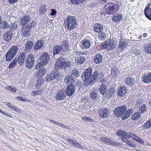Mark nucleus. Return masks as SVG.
I'll use <instances>...</instances> for the list:
<instances>
[{
  "label": "nucleus",
  "instance_id": "55",
  "mask_svg": "<svg viewBox=\"0 0 151 151\" xmlns=\"http://www.w3.org/2000/svg\"><path fill=\"white\" fill-rule=\"evenodd\" d=\"M36 24V22L32 21L29 24H28L27 26L31 30V28L34 27Z\"/></svg>",
  "mask_w": 151,
  "mask_h": 151
},
{
  "label": "nucleus",
  "instance_id": "16",
  "mask_svg": "<svg viewBox=\"0 0 151 151\" xmlns=\"http://www.w3.org/2000/svg\"><path fill=\"white\" fill-rule=\"evenodd\" d=\"M26 57V53L24 52L20 53L17 58L18 63L20 66H22L24 64Z\"/></svg>",
  "mask_w": 151,
  "mask_h": 151
},
{
  "label": "nucleus",
  "instance_id": "38",
  "mask_svg": "<svg viewBox=\"0 0 151 151\" xmlns=\"http://www.w3.org/2000/svg\"><path fill=\"white\" fill-rule=\"evenodd\" d=\"M127 42L122 40L119 41V47L124 50L127 47Z\"/></svg>",
  "mask_w": 151,
  "mask_h": 151
},
{
  "label": "nucleus",
  "instance_id": "46",
  "mask_svg": "<svg viewBox=\"0 0 151 151\" xmlns=\"http://www.w3.org/2000/svg\"><path fill=\"white\" fill-rule=\"evenodd\" d=\"M64 66V62L57 61L55 63V68L56 69L61 68Z\"/></svg>",
  "mask_w": 151,
  "mask_h": 151
},
{
  "label": "nucleus",
  "instance_id": "48",
  "mask_svg": "<svg viewBox=\"0 0 151 151\" xmlns=\"http://www.w3.org/2000/svg\"><path fill=\"white\" fill-rule=\"evenodd\" d=\"M100 32L98 36V39L100 40H104L106 37L105 34L102 31Z\"/></svg>",
  "mask_w": 151,
  "mask_h": 151
},
{
  "label": "nucleus",
  "instance_id": "52",
  "mask_svg": "<svg viewBox=\"0 0 151 151\" xmlns=\"http://www.w3.org/2000/svg\"><path fill=\"white\" fill-rule=\"evenodd\" d=\"M79 71L76 69H74L72 70L71 72L70 73L71 74V75L72 76H75L76 78L78 77L79 76Z\"/></svg>",
  "mask_w": 151,
  "mask_h": 151
},
{
  "label": "nucleus",
  "instance_id": "36",
  "mask_svg": "<svg viewBox=\"0 0 151 151\" xmlns=\"http://www.w3.org/2000/svg\"><path fill=\"white\" fill-rule=\"evenodd\" d=\"M85 60V58L83 56H80L78 57L75 60V61L78 65H81L83 63Z\"/></svg>",
  "mask_w": 151,
  "mask_h": 151
},
{
  "label": "nucleus",
  "instance_id": "51",
  "mask_svg": "<svg viewBox=\"0 0 151 151\" xmlns=\"http://www.w3.org/2000/svg\"><path fill=\"white\" fill-rule=\"evenodd\" d=\"M97 93L95 91H92L91 92L89 95L90 98H92L93 99H96L97 96H98Z\"/></svg>",
  "mask_w": 151,
  "mask_h": 151
},
{
  "label": "nucleus",
  "instance_id": "20",
  "mask_svg": "<svg viewBox=\"0 0 151 151\" xmlns=\"http://www.w3.org/2000/svg\"><path fill=\"white\" fill-rule=\"evenodd\" d=\"M43 44V40H37L33 46V50L35 51H37L40 49L42 47Z\"/></svg>",
  "mask_w": 151,
  "mask_h": 151
},
{
  "label": "nucleus",
  "instance_id": "50",
  "mask_svg": "<svg viewBox=\"0 0 151 151\" xmlns=\"http://www.w3.org/2000/svg\"><path fill=\"white\" fill-rule=\"evenodd\" d=\"M85 0H70L71 2L73 4L78 5L81 3L83 4Z\"/></svg>",
  "mask_w": 151,
  "mask_h": 151
},
{
  "label": "nucleus",
  "instance_id": "62",
  "mask_svg": "<svg viewBox=\"0 0 151 151\" xmlns=\"http://www.w3.org/2000/svg\"><path fill=\"white\" fill-rule=\"evenodd\" d=\"M3 27L4 28H6L9 27V24L6 21L2 22Z\"/></svg>",
  "mask_w": 151,
  "mask_h": 151
},
{
  "label": "nucleus",
  "instance_id": "15",
  "mask_svg": "<svg viewBox=\"0 0 151 151\" xmlns=\"http://www.w3.org/2000/svg\"><path fill=\"white\" fill-rule=\"evenodd\" d=\"M60 45H56L53 47L52 50L53 56L55 55H58L59 53H61L62 52H65V51H64V49Z\"/></svg>",
  "mask_w": 151,
  "mask_h": 151
},
{
  "label": "nucleus",
  "instance_id": "32",
  "mask_svg": "<svg viewBox=\"0 0 151 151\" xmlns=\"http://www.w3.org/2000/svg\"><path fill=\"white\" fill-rule=\"evenodd\" d=\"M46 69L45 68H41L37 72L36 75L38 76L39 78H41L42 76L44 75L46 73Z\"/></svg>",
  "mask_w": 151,
  "mask_h": 151
},
{
  "label": "nucleus",
  "instance_id": "45",
  "mask_svg": "<svg viewBox=\"0 0 151 151\" xmlns=\"http://www.w3.org/2000/svg\"><path fill=\"white\" fill-rule=\"evenodd\" d=\"M47 11V10L46 9L45 5H42L38 10L40 15H41L44 14Z\"/></svg>",
  "mask_w": 151,
  "mask_h": 151
},
{
  "label": "nucleus",
  "instance_id": "22",
  "mask_svg": "<svg viewBox=\"0 0 151 151\" xmlns=\"http://www.w3.org/2000/svg\"><path fill=\"white\" fill-rule=\"evenodd\" d=\"M74 78L71 75H67L65 78L64 82L66 83L73 84L75 83Z\"/></svg>",
  "mask_w": 151,
  "mask_h": 151
},
{
  "label": "nucleus",
  "instance_id": "2",
  "mask_svg": "<svg viewBox=\"0 0 151 151\" xmlns=\"http://www.w3.org/2000/svg\"><path fill=\"white\" fill-rule=\"evenodd\" d=\"M104 10L108 14L111 15L118 11L119 8L118 5L112 2H108L104 6Z\"/></svg>",
  "mask_w": 151,
  "mask_h": 151
},
{
  "label": "nucleus",
  "instance_id": "37",
  "mask_svg": "<svg viewBox=\"0 0 151 151\" xmlns=\"http://www.w3.org/2000/svg\"><path fill=\"white\" fill-rule=\"evenodd\" d=\"M140 114L139 112H135L131 115V119L133 120H138L141 117V115Z\"/></svg>",
  "mask_w": 151,
  "mask_h": 151
},
{
  "label": "nucleus",
  "instance_id": "31",
  "mask_svg": "<svg viewBox=\"0 0 151 151\" xmlns=\"http://www.w3.org/2000/svg\"><path fill=\"white\" fill-rule=\"evenodd\" d=\"M100 140L102 142L110 145H113L114 143V141L110 139L105 137H102L101 138Z\"/></svg>",
  "mask_w": 151,
  "mask_h": 151
},
{
  "label": "nucleus",
  "instance_id": "21",
  "mask_svg": "<svg viewBox=\"0 0 151 151\" xmlns=\"http://www.w3.org/2000/svg\"><path fill=\"white\" fill-rule=\"evenodd\" d=\"M12 36V31L11 30L9 31L3 35L2 38L5 41L8 42L11 40Z\"/></svg>",
  "mask_w": 151,
  "mask_h": 151
},
{
  "label": "nucleus",
  "instance_id": "44",
  "mask_svg": "<svg viewBox=\"0 0 151 151\" xmlns=\"http://www.w3.org/2000/svg\"><path fill=\"white\" fill-rule=\"evenodd\" d=\"M126 133V132L122 130L119 129L116 132V134L117 135L119 136H122L121 137V139L123 138H126L125 137V134Z\"/></svg>",
  "mask_w": 151,
  "mask_h": 151
},
{
  "label": "nucleus",
  "instance_id": "3",
  "mask_svg": "<svg viewBox=\"0 0 151 151\" xmlns=\"http://www.w3.org/2000/svg\"><path fill=\"white\" fill-rule=\"evenodd\" d=\"M19 49L16 45L12 46L7 51L5 55L6 61H11L17 54Z\"/></svg>",
  "mask_w": 151,
  "mask_h": 151
},
{
  "label": "nucleus",
  "instance_id": "7",
  "mask_svg": "<svg viewBox=\"0 0 151 151\" xmlns=\"http://www.w3.org/2000/svg\"><path fill=\"white\" fill-rule=\"evenodd\" d=\"M35 63V57L32 54H30L27 56L25 60L24 64L25 67L28 69H31Z\"/></svg>",
  "mask_w": 151,
  "mask_h": 151
},
{
  "label": "nucleus",
  "instance_id": "9",
  "mask_svg": "<svg viewBox=\"0 0 151 151\" xmlns=\"http://www.w3.org/2000/svg\"><path fill=\"white\" fill-rule=\"evenodd\" d=\"M32 19V18L29 15L23 16L19 19L20 25L21 26H26Z\"/></svg>",
  "mask_w": 151,
  "mask_h": 151
},
{
  "label": "nucleus",
  "instance_id": "43",
  "mask_svg": "<svg viewBox=\"0 0 151 151\" xmlns=\"http://www.w3.org/2000/svg\"><path fill=\"white\" fill-rule=\"evenodd\" d=\"M139 112L140 114H143L146 111V106L144 104H141L139 108Z\"/></svg>",
  "mask_w": 151,
  "mask_h": 151
},
{
  "label": "nucleus",
  "instance_id": "19",
  "mask_svg": "<svg viewBox=\"0 0 151 151\" xmlns=\"http://www.w3.org/2000/svg\"><path fill=\"white\" fill-rule=\"evenodd\" d=\"M80 45L82 49H87L90 47L91 43L88 40L84 39L81 42Z\"/></svg>",
  "mask_w": 151,
  "mask_h": 151
},
{
  "label": "nucleus",
  "instance_id": "1",
  "mask_svg": "<svg viewBox=\"0 0 151 151\" xmlns=\"http://www.w3.org/2000/svg\"><path fill=\"white\" fill-rule=\"evenodd\" d=\"M93 69L91 67L86 68L83 72L82 77L84 82L85 86L92 84Z\"/></svg>",
  "mask_w": 151,
  "mask_h": 151
},
{
  "label": "nucleus",
  "instance_id": "10",
  "mask_svg": "<svg viewBox=\"0 0 151 151\" xmlns=\"http://www.w3.org/2000/svg\"><path fill=\"white\" fill-rule=\"evenodd\" d=\"M59 72L56 70H54L52 71L49 75L46 76L45 79V81H50L51 80L54 79L59 76Z\"/></svg>",
  "mask_w": 151,
  "mask_h": 151
},
{
  "label": "nucleus",
  "instance_id": "35",
  "mask_svg": "<svg viewBox=\"0 0 151 151\" xmlns=\"http://www.w3.org/2000/svg\"><path fill=\"white\" fill-rule=\"evenodd\" d=\"M135 82L134 79L131 77H127L125 79V83L128 86H132L134 85Z\"/></svg>",
  "mask_w": 151,
  "mask_h": 151
},
{
  "label": "nucleus",
  "instance_id": "33",
  "mask_svg": "<svg viewBox=\"0 0 151 151\" xmlns=\"http://www.w3.org/2000/svg\"><path fill=\"white\" fill-rule=\"evenodd\" d=\"M61 47H63L64 49V51L66 52V50H69V43L67 40H63L60 43V45Z\"/></svg>",
  "mask_w": 151,
  "mask_h": 151
},
{
  "label": "nucleus",
  "instance_id": "49",
  "mask_svg": "<svg viewBox=\"0 0 151 151\" xmlns=\"http://www.w3.org/2000/svg\"><path fill=\"white\" fill-rule=\"evenodd\" d=\"M143 126L145 129H148L151 127V119L147 121Z\"/></svg>",
  "mask_w": 151,
  "mask_h": 151
},
{
  "label": "nucleus",
  "instance_id": "64",
  "mask_svg": "<svg viewBox=\"0 0 151 151\" xmlns=\"http://www.w3.org/2000/svg\"><path fill=\"white\" fill-rule=\"evenodd\" d=\"M60 126L62 128H65L67 129H70V128L68 127L65 125L63 124L60 123Z\"/></svg>",
  "mask_w": 151,
  "mask_h": 151
},
{
  "label": "nucleus",
  "instance_id": "27",
  "mask_svg": "<svg viewBox=\"0 0 151 151\" xmlns=\"http://www.w3.org/2000/svg\"><path fill=\"white\" fill-rule=\"evenodd\" d=\"M103 59L102 55L98 53L94 57L93 62L96 64H99L102 62Z\"/></svg>",
  "mask_w": 151,
  "mask_h": 151
},
{
  "label": "nucleus",
  "instance_id": "40",
  "mask_svg": "<svg viewBox=\"0 0 151 151\" xmlns=\"http://www.w3.org/2000/svg\"><path fill=\"white\" fill-rule=\"evenodd\" d=\"M17 62L18 58H15L10 63L8 66V68L9 69H11L14 68L17 64Z\"/></svg>",
  "mask_w": 151,
  "mask_h": 151
},
{
  "label": "nucleus",
  "instance_id": "39",
  "mask_svg": "<svg viewBox=\"0 0 151 151\" xmlns=\"http://www.w3.org/2000/svg\"><path fill=\"white\" fill-rule=\"evenodd\" d=\"M17 87L12 86H9L5 87V89L8 91H9L12 93H15L17 91Z\"/></svg>",
  "mask_w": 151,
  "mask_h": 151
},
{
  "label": "nucleus",
  "instance_id": "26",
  "mask_svg": "<svg viewBox=\"0 0 151 151\" xmlns=\"http://www.w3.org/2000/svg\"><path fill=\"white\" fill-rule=\"evenodd\" d=\"M123 19V16L118 13H116L112 18V20L115 23L121 21Z\"/></svg>",
  "mask_w": 151,
  "mask_h": 151
},
{
  "label": "nucleus",
  "instance_id": "41",
  "mask_svg": "<svg viewBox=\"0 0 151 151\" xmlns=\"http://www.w3.org/2000/svg\"><path fill=\"white\" fill-rule=\"evenodd\" d=\"M136 136V135L132 132H126L125 137L127 139H130V138H132L134 139Z\"/></svg>",
  "mask_w": 151,
  "mask_h": 151
},
{
  "label": "nucleus",
  "instance_id": "47",
  "mask_svg": "<svg viewBox=\"0 0 151 151\" xmlns=\"http://www.w3.org/2000/svg\"><path fill=\"white\" fill-rule=\"evenodd\" d=\"M145 49L146 53L150 54H151V43L146 45Z\"/></svg>",
  "mask_w": 151,
  "mask_h": 151
},
{
  "label": "nucleus",
  "instance_id": "34",
  "mask_svg": "<svg viewBox=\"0 0 151 151\" xmlns=\"http://www.w3.org/2000/svg\"><path fill=\"white\" fill-rule=\"evenodd\" d=\"M134 110L132 109H128L125 113V114L122 116V120H125L128 118L133 113Z\"/></svg>",
  "mask_w": 151,
  "mask_h": 151
},
{
  "label": "nucleus",
  "instance_id": "59",
  "mask_svg": "<svg viewBox=\"0 0 151 151\" xmlns=\"http://www.w3.org/2000/svg\"><path fill=\"white\" fill-rule=\"evenodd\" d=\"M62 54L60 53V57L58 58L57 61H60L61 62H64L65 61H64L65 60V58L63 55Z\"/></svg>",
  "mask_w": 151,
  "mask_h": 151
},
{
  "label": "nucleus",
  "instance_id": "6",
  "mask_svg": "<svg viewBox=\"0 0 151 151\" xmlns=\"http://www.w3.org/2000/svg\"><path fill=\"white\" fill-rule=\"evenodd\" d=\"M116 45V42L115 41L113 40L108 39L101 44V46L104 49L106 48L107 50H110L114 48Z\"/></svg>",
  "mask_w": 151,
  "mask_h": 151
},
{
  "label": "nucleus",
  "instance_id": "4",
  "mask_svg": "<svg viewBox=\"0 0 151 151\" xmlns=\"http://www.w3.org/2000/svg\"><path fill=\"white\" fill-rule=\"evenodd\" d=\"M64 22L68 29L70 30L75 28L77 25L76 19L74 17L72 16H68Z\"/></svg>",
  "mask_w": 151,
  "mask_h": 151
},
{
  "label": "nucleus",
  "instance_id": "61",
  "mask_svg": "<svg viewBox=\"0 0 151 151\" xmlns=\"http://www.w3.org/2000/svg\"><path fill=\"white\" fill-rule=\"evenodd\" d=\"M72 145L78 148L79 149L81 148L82 147L81 145L76 141L74 142Z\"/></svg>",
  "mask_w": 151,
  "mask_h": 151
},
{
  "label": "nucleus",
  "instance_id": "53",
  "mask_svg": "<svg viewBox=\"0 0 151 151\" xmlns=\"http://www.w3.org/2000/svg\"><path fill=\"white\" fill-rule=\"evenodd\" d=\"M71 65V63L68 61H65L64 62V69L66 70L67 68H70Z\"/></svg>",
  "mask_w": 151,
  "mask_h": 151
},
{
  "label": "nucleus",
  "instance_id": "13",
  "mask_svg": "<svg viewBox=\"0 0 151 151\" xmlns=\"http://www.w3.org/2000/svg\"><path fill=\"white\" fill-rule=\"evenodd\" d=\"M21 35L23 37H28L30 35V31L31 29L27 26H21Z\"/></svg>",
  "mask_w": 151,
  "mask_h": 151
},
{
  "label": "nucleus",
  "instance_id": "28",
  "mask_svg": "<svg viewBox=\"0 0 151 151\" xmlns=\"http://www.w3.org/2000/svg\"><path fill=\"white\" fill-rule=\"evenodd\" d=\"M108 90L107 86L106 84H102L101 85L99 89L100 93L104 96H105Z\"/></svg>",
  "mask_w": 151,
  "mask_h": 151
},
{
  "label": "nucleus",
  "instance_id": "5",
  "mask_svg": "<svg viewBox=\"0 0 151 151\" xmlns=\"http://www.w3.org/2000/svg\"><path fill=\"white\" fill-rule=\"evenodd\" d=\"M104 77V74L101 70H95L92 75V84H93L99 80H101Z\"/></svg>",
  "mask_w": 151,
  "mask_h": 151
},
{
  "label": "nucleus",
  "instance_id": "54",
  "mask_svg": "<svg viewBox=\"0 0 151 151\" xmlns=\"http://www.w3.org/2000/svg\"><path fill=\"white\" fill-rule=\"evenodd\" d=\"M41 78H39V79H38L37 81L36 87L37 88H39L42 86V81L41 80Z\"/></svg>",
  "mask_w": 151,
  "mask_h": 151
},
{
  "label": "nucleus",
  "instance_id": "58",
  "mask_svg": "<svg viewBox=\"0 0 151 151\" xmlns=\"http://www.w3.org/2000/svg\"><path fill=\"white\" fill-rule=\"evenodd\" d=\"M119 71L118 68H114L111 70V74L114 76H117L116 73H117Z\"/></svg>",
  "mask_w": 151,
  "mask_h": 151
},
{
  "label": "nucleus",
  "instance_id": "12",
  "mask_svg": "<svg viewBox=\"0 0 151 151\" xmlns=\"http://www.w3.org/2000/svg\"><path fill=\"white\" fill-rule=\"evenodd\" d=\"M76 87L73 84L69 85L66 88V93L68 96H72L75 91Z\"/></svg>",
  "mask_w": 151,
  "mask_h": 151
},
{
  "label": "nucleus",
  "instance_id": "57",
  "mask_svg": "<svg viewBox=\"0 0 151 151\" xmlns=\"http://www.w3.org/2000/svg\"><path fill=\"white\" fill-rule=\"evenodd\" d=\"M82 119L85 122H93V119L89 117L84 116L82 118Z\"/></svg>",
  "mask_w": 151,
  "mask_h": 151
},
{
  "label": "nucleus",
  "instance_id": "30",
  "mask_svg": "<svg viewBox=\"0 0 151 151\" xmlns=\"http://www.w3.org/2000/svg\"><path fill=\"white\" fill-rule=\"evenodd\" d=\"M145 14L146 17L151 21V7L146 6L144 10Z\"/></svg>",
  "mask_w": 151,
  "mask_h": 151
},
{
  "label": "nucleus",
  "instance_id": "63",
  "mask_svg": "<svg viewBox=\"0 0 151 151\" xmlns=\"http://www.w3.org/2000/svg\"><path fill=\"white\" fill-rule=\"evenodd\" d=\"M10 109L15 111H19V109L17 107H15L14 106L12 105L10 107Z\"/></svg>",
  "mask_w": 151,
  "mask_h": 151
},
{
  "label": "nucleus",
  "instance_id": "60",
  "mask_svg": "<svg viewBox=\"0 0 151 151\" xmlns=\"http://www.w3.org/2000/svg\"><path fill=\"white\" fill-rule=\"evenodd\" d=\"M16 99L18 100H19L21 101L25 102L28 101V99L27 98L24 99L23 97L22 96H19L16 97Z\"/></svg>",
  "mask_w": 151,
  "mask_h": 151
},
{
  "label": "nucleus",
  "instance_id": "42",
  "mask_svg": "<svg viewBox=\"0 0 151 151\" xmlns=\"http://www.w3.org/2000/svg\"><path fill=\"white\" fill-rule=\"evenodd\" d=\"M121 141L126 142L127 144L132 147H134L135 146V145L133 143L131 142L128 140L126 138L123 137V138H122Z\"/></svg>",
  "mask_w": 151,
  "mask_h": 151
},
{
  "label": "nucleus",
  "instance_id": "24",
  "mask_svg": "<svg viewBox=\"0 0 151 151\" xmlns=\"http://www.w3.org/2000/svg\"><path fill=\"white\" fill-rule=\"evenodd\" d=\"M94 31L97 33H99L103 30L102 25L99 23H96L93 25Z\"/></svg>",
  "mask_w": 151,
  "mask_h": 151
},
{
  "label": "nucleus",
  "instance_id": "56",
  "mask_svg": "<svg viewBox=\"0 0 151 151\" xmlns=\"http://www.w3.org/2000/svg\"><path fill=\"white\" fill-rule=\"evenodd\" d=\"M134 140H135L138 143L142 144V145H144V142L143 140L141 138H140L139 137L137 136L135 138Z\"/></svg>",
  "mask_w": 151,
  "mask_h": 151
},
{
  "label": "nucleus",
  "instance_id": "11",
  "mask_svg": "<svg viewBox=\"0 0 151 151\" xmlns=\"http://www.w3.org/2000/svg\"><path fill=\"white\" fill-rule=\"evenodd\" d=\"M39 59L40 60V64L41 66H43L47 63L49 59V56L47 53L44 52L40 55Z\"/></svg>",
  "mask_w": 151,
  "mask_h": 151
},
{
  "label": "nucleus",
  "instance_id": "17",
  "mask_svg": "<svg viewBox=\"0 0 151 151\" xmlns=\"http://www.w3.org/2000/svg\"><path fill=\"white\" fill-rule=\"evenodd\" d=\"M66 96V93L64 90H60L58 92L55 96V98L58 100L64 99Z\"/></svg>",
  "mask_w": 151,
  "mask_h": 151
},
{
  "label": "nucleus",
  "instance_id": "18",
  "mask_svg": "<svg viewBox=\"0 0 151 151\" xmlns=\"http://www.w3.org/2000/svg\"><path fill=\"white\" fill-rule=\"evenodd\" d=\"M99 111L100 114V116L101 118L107 117L110 114L109 110L105 108L100 109Z\"/></svg>",
  "mask_w": 151,
  "mask_h": 151
},
{
  "label": "nucleus",
  "instance_id": "25",
  "mask_svg": "<svg viewBox=\"0 0 151 151\" xmlns=\"http://www.w3.org/2000/svg\"><path fill=\"white\" fill-rule=\"evenodd\" d=\"M142 81L144 83H149L151 82V73L147 75H144L142 77Z\"/></svg>",
  "mask_w": 151,
  "mask_h": 151
},
{
  "label": "nucleus",
  "instance_id": "23",
  "mask_svg": "<svg viewBox=\"0 0 151 151\" xmlns=\"http://www.w3.org/2000/svg\"><path fill=\"white\" fill-rule=\"evenodd\" d=\"M117 95L120 97L123 96L127 92L126 88L125 86H121L117 90Z\"/></svg>",
  "mask_w": 151,
  "mask_h": 151
},
{
  "label": "nucleus",
  "instance_id": "8",
  "mask_svg": "<svg viewBox=\"0 0 151 151\" xmlns=\"http://www.w3.org/2000/svg\"><path fill=\"white\" fill-rule=\"evenodd\" d=\"M127 109L125 105H123L116 108L114 111V113L116 117H119L123 116L127 112Z\"/></svg>",
  "mask_w": 151,
  "mask_h": 151
},
{
  "label": "nucleus",
  "instance_id": "29",
  "mask_svg": "<svg viewBox=\"0 0 151 151\" xmlns=\"http://www.w3.org/2000/svg\"><path fill=\"white\" fill-rule=\"evenodd\" d=\"M33 43L31 41H29L25 44V47L24 51L28 53L32 49L33 47Z\"/></svg>",
  "mask_w": 151,
  "mask_h": 151
},
{
  "label": "nucleus",
  "instance_id": "14",
  "mask_svg": "<svg viewBox=\"0 0 151 151\" xmlns=\"http://www.w3.org/2000/svg\"><path fill=\"white\" fill-rule=\"evenodd\" d=\"M116 89L114 87H110L108 89L105 97L107 99H110L114 96L116 95Z\"/></svg>",
  "mask_w": 151,
  "mask_h": 151
}]
</instances>
